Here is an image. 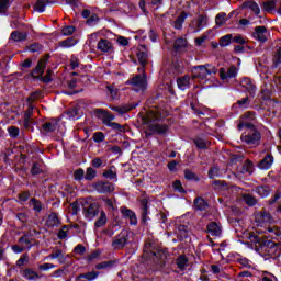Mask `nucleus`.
Wrapping results in <instances>:
<instances>
[{
  "label": "nucleus",
  "mask_w": 281,
  "mask_h": 281,
  "mask_svg": "<svg viewBox=\"0 0 281 281\" xmlns=\"http://www.w3.org/2000/svg\"><path fill=\"white\" fill-rule=\"evenodd\" d=\"M40 271H49V269H56L54 263H43L38 266Z\"/></svg>",
  "instance_id": "nucleus-58"
},
{
  "label": "nucleus",
  "mask_w": 281,
  "mask_h": 281,
  "mask_svg": "<svg viewBox=\"0 0 281 281\" xmlns=\"http://www.w3.org/2000/svg\"><path fill=\"white\" fill-rule=\"evenodd\" d=\"M10 10V0H0V14H7Z\"/></svg>",
  "instance_id": "nucleus-36"
},
{
  "label": "nucleus",
  "mask_w": 281,
  "mask_h": 281,
  "mask_svg": "<svg viewBox=\"0 0 281 281\" xmlns=\"http://www.w3.org/2000/svg\"><path fill=\"white\" fill-rule=\"evenodd\" d=\"M8 133L10 137H12L13 139H16V137H19L20 130L16 126H10L8 127Z\"/></svg>",
  "instance_id": "nucleus-48"
},
{
  "label": "nucleus",
  "mask_w": 281,
  "mask_h": 281,
  "mask_svg": "<svg viewBox=\"0 0 281 281\" xmlns=\"http://www.w3.org/2000/svg\"><path fill=\"white\" fill-rule=\"evenodd\" d=\"M31 205L34 210V212H41V210H43V204L41 203V201L36 200V199H31Z\"/></svg>",
  "instance_id": "nucleus-44"
},
{
  "label": "nucleus",
  "mask_w": 281,
  "mask_h": 281,
  "mask_svg": "<svg viewBox=\"0 0 281 281\" xmlns=\"http://www.w3.org/2000/svg\"><path fill=\"white\" fill-rule=\"evenodd\" d=\"M111 267H113V261H103V262H101V263H98L97 266H95V268L97 269H109V268H111Z\"/></svg>",
  "instance_id": "nucleus-55"
},
{
  "label": "nucleus",
  "mask_w": 281,
  "mask_h": 281,
  "mask_svg": "<svg viewBox=\"0 0 281 281\" xmlns=\"http://www.w3.org/2000/svg\"><path fill=\"white\" fill-rule=\"evenodd\" d=\"M30 262V257L27 255H22V257L16 261V267H23V265Z\"/></svg>",
  "instance_id": "nucleus-57"
},
{
  "label": "nucleus",
  "mask_w": 281,
  "mask_h": 281,
  "mask_svg": "<svg viewBox=\"0 0 281 281\" xmlns=\"http://www.w3.org/2000/svg\"><path fill=\"white\" fill-rule=\"evenodd\" d=\"M207 25V16L205 15H199L196 20H193L191 22V27L193 29V32H201L203 27Z\"/></svg>",
  "instance_id": "nucleus-11"
},
{
  "label": "nucleus",
  "mask_w": 281,
  "mask_h": 281,
  "mask_svg": "<svg viewBox=\"0 0 281 281\" xmlns=\"http://www.w3.org/2000/svg\"><path fill=\"white\" fill-rule=\"evenodd\" d=\"M46 4H47V0H37L34 5V10H36V12H45Z\"/></svg>",
  "instance_id": "nucleus-39"
},
{
  "label": "nucleus",
  "mask_w": 281,
  "mask_h": 281,
  "mask_svg": "<svg viewBox=\"0 0 281 281\" xmlns=\"http://www.w3.org/2000/svg\"><path fill=\"white\" fill-rule=\"evenodd\" d=\"M47 258H49L50 260H56V258H58L60 263L65 262V256L63 255V250H55L48 257H46V259Z\"/></svg>",
  "instance_id": "nucleus-33"
},
{
  "label": "nucleus",
  "mask_w": 281,
  "mask_h": 281,
  "mask_svg": "<svg viewBox=\"0 0 281 281\" xmlns=\"http://www.w3.org/2000/svg\"><path fill=\"white\" fill-rule=\"evenodd\" d=\"M255 222L257 223L258 227H265V225H271L276 223L271 213H267L266 211H261L256 213Z\"/></svg>",
  "instance_id": "nucleus-5"
},
{
  "label": "nucleus",
  "mask_w": 281,
  "mask_h": 281,
  "mask_svg": "<svg viewBox=\"0 0 281 281\" xmlns=\"http://www.w3.org/2000/svg\"><path fill=\"white\" fill-rule=\"evenodd\" d=\"M231 43H232V34H227L220 38L221 47H227V45H229Z\"/></svg>",
  "instance_id": "nucleus-42"
},
{
  "label": "nucleus",
  "mask_w": 281,
  "mask_h": 281,
  "mask_svg": "<svg viewBox=\"0 0 281 281\" xmlns=\"http://www.w3.org/2000/svg\"><path fill=\"white\" fill-rule=\"evenodd\" d=\"M273 166V156L268 155L266 156L258 165L260 170H269Z\"/></svg>",
  "instance_id": "nucleus-22"
},
{
  "label": "nucleus",
  "mask_w": 281,
  "mask_h": 281,
  "mask_svg": "<svg viewBox=\"0 0 281 281\" xmlns=\"http://www.w3.org/2000/svg\"><path fill=\"white\" fill-rule=\"evenodd\" d=\"M177 85L180 91H186V89H190V76H183L178 78Z\"/></svg>",
  "instance_id": "nucleus-21"
},
{
  "label": "nucleus",
  "mask_w": 281,
  "mask_h": 281,
  "mask_svg": "<svg viewBox=\"0 0 281 281\" xmlns=\"http://www.w3.org/2000/svg\"><path fill=\"white\" fill-rule=\"evenodd\" d=\"M106 89L110 93V98L115 100V98H117V89H115L113 86H108Z\"/></svg>",
  "instance_id": "nucleus-59"
},
{
  "label": "nucleus",
  "mask_w": 281,
  "mask_h": 281,
  "mask_svg": "<svg viewBox=\"0 0 281 281\" xmlns=\"http://www.w3.org/2000/svg\"><path fill=\"white\" fill-rule=\"evenodd\" d=\"M221 80H231V78H236L238 76V68L236 66H231L226 68H220L218 70Z\"/></svg>",
  "instance_id": "nucleus-8"
},
{
  "label": "nucleus",
  "mask_w": 281,
  "mask_h": 281,
  "mask_svg": "<svg viewBox=\"0 0 281 281\" xmlns=\"http://www.w3.org/2000/svg\"><path fill=\"white\" fill-rule=\"evenodd\" d=\"M97 49L103 54H109V52H113V44L109 40L101 38L97 44Z\"/></svg>",
  "instance_id": "nucleus-14"
},
{
  "label": "nucleus",
  "mask_w": 281,
  "mask_h": 281,
  "mask_svg": "<svg viewBox=\"0 0 281 281\" xmlns=\"http://www.w3.org/2000/svg\"><path fill=\"white\" fill-rule=\"evenodd\" d=\"M21 276L22 278H24V280H29V281H36V280H41L42 278V276L38 274V272L32 270V268H26L22 270Z\"/></svg>",
  "instance_id": "nucleus-12"
},
{
  "label": "nucleus",
  "mask_w": 281,
  "mask_h": 281,
  "mask_svg": "<svg viewBox=\"0 0 281 281\" xmlns=\"http://www.w3.org/2000/svg\"><path fill=\"white\" fill-rule=\"evenodd\" d=\"M103 202H104L105 207H108V210H110V211L115 210V203L113 202V200L103 199Z\"/></svg>",
  "instance_id": "nucleus-60"
},
{
  "label": "nucleus",
  "mask_w": 281,
  "mask_h": 281,
  "mask_svg": "<svg viewBox=\"0 0 281 281\" xmlns=\"http://www.w3.org/2000/svg\"><path fill=\"white\" fill-rule=\"evenodd\" d=\"M263 247H265V251H267V254L271 255L273 254V251H276V243L271 241V240H266L263 243Z\"/></svg>",
  "instance_id": "nucleus-35"
},
{
  "label": "nucleus",
  "mask_w": 281,
  "mask_h": 281,
  "mask_svg": "<svg viewBox=\"0 0 281 281\" xmlns=\"http://www.w3.org/2000/svg\"><path fill=\"white\" fill-rule=\"evenodd\" d=\"M137 106H139V103L125 104L123 106H110V109L120 115H124V113H128V111H133V109H137Z\"/></svg>",
  "instance_id": "nucleus-15"
},
{
  "label": "nucleus",
  "mask_w": 281,
  "mask_h": 281,
  "mask_svg": "<svg viewBox=\"0 0 281 281\" xmlns=\"http://www.w3.org/2000/svg\"><path fill=\"white\" fill-rule=\"evenodd\" d=\"M194 207L200 211L207 210V202L203 198H198L194 201Z\"/></svg>",
  "instance_id": "nucleus-31"
},
{
  "label": "nucleus",
  "mask_w": 281,
  "mask_h": 281,
  "mask_svg": "<svg viewBox=\"0 0 281 281\" xmlns=\"http://www.w3.org/2000/svg\"><path fill=\"white\" fill-rule=\"evenodd\" d=\"M176 263L178 269H183L188 265V258H186V256H180L177 258Z\"/></svg>",
  "instance_id": "nucleus-43"
},
{
  "label": "nucleus",
  "mask_w": 281,
  "mask_h": 281,
  "mask_svg": "<svg viewBox=\"0 0 281 281\" xmlns=\"http://www.w3.org/2000/svg\"><path fill=\"white\" fill-rule=\"evenodd\" d=\"M131 85L133 86L134 91H145L147 87L146 75H137L136 77L131 79Z\"/></svg>",
  "instance_id": "nucleus-6"
},
{
  "label": "nucleus",
  "mask_w": 281,
  "mask_h": 281,
  "mask_svg": "<svg viewBox=\"0 0 281 281\" xmlns=\"http://www.w3.org/2000/svg\"><path fill=\"white\" fill-rule=\"evenodd\" d=\"M106 213L101 211L99 217L94 222V227H104V225H106Z\"/></svg>",
  "instance_id": "nucleus-29"
},
{
  "label": "nucleus",
  "mask_w": 281,
  "mask_h": 281,
  "mask_svg": "<svg viewBox=\"0 0 281 281\" xmlns=\"http://www.w3.org/2000/svg\"><path fill=\"white\" fill-rule=\"evenodd\" d=\"M187 45L188 42L186 41V38L180 37L175 42V49H183V47H186Z\"/></svg>",
  "instance_id": "nucleus-45"
},
{
  "label": "nucleus",
  "mask_w": 281,
  "mask_h": 281,
  "mask_svg": "<svg viewBox=\"0 0 281 281\" xmlns=\"http://www.w3.org/2000/svg\"><path fill=\"white\" fill-rule=\"evenodd\" d=\"M95 169L89 167L86 171V175L83 176V178L86 179V181H93V179H95Z\"/></svg>",
  "instance_id": "nucleus-37"
},
{
  "label": "nucleus",
  "mask_w": 281,
  "mask_h": 281,
  "mask_svg": "<svg viewBox=\"0 0 281 281\" xmlns=\"http://www.w3.org/2000/svg\"><path fill=\"white\" fill-rule=\"evenodd\" d=\"M75 45H78V41L74 37H69L59 43V46L64 47V49H69V47H74Z\"/></svg>",
  "instance_id": "nucleus-28"
},
{
  "label": "nucleus",
  "mask_w": 281,
  "mask_h": 281,
  "mask_svg": "<svg viewBox=\"0 0 281 281\" xmlns=\"http://www.w3.org/2000/svg\"><path fill=\"white\" fill-rule=\"evenodd\" d=\"M244 201L246 205H249L250 207L256 205V198H254L252 195H244Z\"/></svg>",
  "instance_id": "nucleus-53"
},
{
  "label": "nucleus",
  "mask_w": 281,
  "mask_h": 281,
  "mask_svg": "<svg viewBox=\"0 0 281 281\" xmlns=\"http://www.w3.org/2000/svg\"><path fill=\"white\" fill-rule=\"evenodd\" d=\"M194 144L196 148H201L202 150H204V148H207V142H205V139L203 138H195Z\"/></svg>",
  "instance_id": "nucleus-51"
},
{
  "label": "nucleus",
  "mask_w": 281,
  "mask_h": 281,
  "mask_svg": "<svg viewBox=\"0 0 281 281\" xmlns=\"http://www.w3.org/2000/svg\"><path fill=\"white\" fill-rule=\"evenodd\" d=\"M267 232H268L270 238H278V236H281V229L276 226H272V227L269 226L267 228Z\"/></svg>",
  "instance_id": "nucleus-34"
},
{
  "label": "nucleus",
  "mask_w": 281,
  "mask_h": 281,
  "mask_svg": "<svg viewBox=\"0 0 281 281\" xmlns=\"http://www.w3.org/2000/svg\"><path fill=\"white\" fill-rule=\"evenodd\" d=\"M243 7L247 8L248 10L254 11V13L256 15L260 14V7L258 5V3L254 2V1L244 2Z\"/></svg>",
  "instance_id": "nucleus-27"
},
{
  "label": "nucleus",
  "mask_w": 281,
  "mask_h": 281,
  "mask_svg": "<svg viewBox=\"0 0 281 281\" xmlns=\"http://www.w3.org/2000/svg\"><path fill=\"white\" fill-rule=\"evenodd\" d=\"M191 72L193 78L205 80L207 76H212V74H217L218 69H216L214 66L210 64H206V65L194 66Z\"/></svg>",
  "instance_id": "nucleus-3"
},
{
  "label": "nucleus",
  "mask_w": 281,
  "mask_h": 281,
  "mask_svg": "<svg viewBox=\"0 0 281 281\" xmlns=\"http://www.w3.org/2000/svg\"><path fill=\"white\" fill-rule=\"evenodd\" d=\"M190 233V228L182 224H177L176 226V235L180 240H183V238H188V234Z\"/></svg>",
  "instance_id": "nucleus-19"
},
{
  "label": "nucleus",
  "mask_w": 281,
  "mask_h": 281,
  "mask_svg": "<svg viewBox=\"0 0 281 281\" xmlns=\"http://www.w3.org/2000/svg\"><path fill=\"white\" fill-rule=\"evenodd\" d=\"M173 189L177 191V192H181L182 194L186 192V190H183V186L181 184V181L179 180H176L173 182Z\"/></svg>",
  "instance_id": "nucleus-62"
},
{
  "label": "nucleus",
  "mask_w": 281,
  "mask_h": 281,
  "mask_svg": "<svg viewBox=\"0 0 281 281\" xmlns=\"http://www.w3.org/2000/svg\"><path fill=\"white\" fill-rule=\"evenodd\" d=\"M272 63L274 67H280L281 65V48L277 49V52L273 55Z\"/></svg>",
  "instance_id": "nucleus-41"
},
{
  "label": "nucleus",
  "mask_w": 281,
  "mask_h": 281,
  "mask_svg": "<svg viewBox=\"0 0 281 281\" xmlns=\"http://www.w3.org/2000/svg\"><path fill=\"white\" fill-rule=\"evenodd\" d=\"M74 32H76V27H74V26H66L63 29L64 36H71V34H74Z\"/></svg>",
  "instance_id": "nucleus-61"
},
{
  "label": "nucleus",
  "mask_w": 281,
  "mask_h": 281,
  "mask_svg": "<svg viewBox=\"0 0 281 281\" xmlns=\"http://www.w3.org/2000/svg\"><path fill=\"white\" fill-rule=\"evenodd\" d=\"M273 8H276V3L274 2H265L263 3V10H266V12H271V10H273Z\"/></svg>",
  "instance_id": "nucleus-63"
},
{
  "label": "nucleus",
  "mask_w": 281,
  "mask_h": 281,
  "mask_svg": "<svg viewBox=\"0 0 281 281\" xmlns=\"http://www.w3.org/2000/svg\"><path fill=\"white\" fill-rule=\"evenodd\" d=\"M121 213L126 221H130V225H137V215L131 209L122 207Z\"/></svg>",
  "instance_id": "nucleus-13"
},
{
  "label": "nucleus",
  "mask_w": 281,
  "mask_h": 281,
  "mask_svg": "<svg viewBox=\"0 0 281 281\" xmlns=\"http://www.w3.org/2000/svg\"><path fill=\"white\" fill-rule=\"evenodd\" d=\"M186 19H188V13L182 12L173 22L175 30H181L183 27V23H186Z\"/></svg>",
  "instance_id": "nucleus-26"
},
{
  "label": "nucleus",
  "mask_w": 281,
  "mask_h": 281,
  "mask_svg": "<svg viewBox=\"0 0 281 281\" xmlns=\"http://www.w3.org/2000/svg\"><path fill=\"white\" fill-rule=\"evenodd\" d=\"M95 114H97V117L102 120V122L105 123L106 126H110V128H114V131L124 132V126L120 125L119 123H113V120H115V115L102 109L95 110Z\"/></svg>",
  "instance_id": "nucleus-4"
},
{
  "label": "nucleus",
  "mask_w": 281,
  "mask_h": 281,
  "mask_svg": "<svg viewBox=\"0 0 281 281\" xmlns=\"http://www.w3.org/2000/svg\"><path fill=\"white\" fill-rule=\"evenodd\" d=\"M92 139L97 144H101V142H103L105 139L104 133H102V132L94 133L92 136Z\"/></svg>",
  "instance_id": "nucleus-50"
},
{
  "label": "nucleus",
  "mask_w": 281,
  "mask_h": 281,
  "mask_svg": "<svg viewBox=\"0 0 281 281\" xmlns=\"http://www.w3.org/2000/svg\"><path fill=\"white\" fill-rule=\"evenodd\" d=\"M252 36L254 38H256V41H259L260 43H265L267 41V27L256 26Z\"/></svg>",
  "instance_id": "nucleus-16"
},
{
  "label": "nucleus",
  "mask_w": 281,
  "mask_h": 281,
  "mask_svg": "<svg viewBox=\"0 0 281 281\" xmlns=\"http://www.w3.org/2000/svg\"><path fill=\"white\" fill-rule=\"evenodd\" d=\"M103 177H105V179H117V173L113 171V169H109L103 173Z\"/></svg>",
  "instance_id": "nucleus-56"
},
{
  "label": "nucleus",
  "mask_w": 281,
  "mask_h": 281,
  "mask_svg": "<svg viewBox=\"0 0 281 281\" xmlns=\"http://www.w3.org/2000/svg\"><path fill=\"white\" fill-rule=\"evenodd\" d=\"M232 16H234V12H231L228 15L225 12H221L215 16V23L218 27H222V25H225Z\"/></svg>",
  "instance_id": "nucleus-18"
},
{
  "label": "nucleus",
  "mask_w": 281,
  "mask_h": 281,
  "mask_svg": "<svg viewBox=\"0 0 281 281\" xmlns=\"http://www.w3.org/2000/svg\"><path fill=\"white\" fill-rule=\"evenodd\" d=\"M11 41H14L15 43H21L23 41H27V33L26 32H12L11 33Z\"/></svg>",
  "instance_id": "nucleus-24"
},
{
  "label": "nucleus",
  "mask_w": 281,
  "mask_h": 281,
  "mask_svg": "<svg viewBox=\"0 0 281 281\" xmlns=\"http://www.w3.org/2000/svg\"><path fill=\"white\" fill-rule=\"evenodd\" d=\"M56 128H58V123L56 122H47L43 124V131H45V133H54Z\"/></svg>",
  "instance_id": "nucleus-32"
},
{
  "label": "nucleus",
  "mask_w": 281,
  "mask_h": 281,
  "mask_svg": "<svg viewBox=\"0 0 281 281\" xmlns=\"http://www.w3.org/2000/svg\"><path fill=\"white\" fill-rule=\"evenodd\" d=\"M128 243V235H126V233H121L120 235H117L113 243H112V247L114 249H124V247H126Z\"/></svg>",
  "instance_id": "nucleus-10"
},
{
  "label": "nucleus",
  "mask_w": 281,
  "mask_h": 281,
  "mask_svg": "<svg viewBox=\"0 0 281 281\" xmlns=\"http://www.w3.org/2000/svg\"><path fill=\"white\" fill-rule=\"evenodd\" d=\"M69 233V226L65 225L58 233V238L60 240H65L67 238V234Z\"/></svg>",
  "instance_id": "nucleus-52"
},
{
  "label": "nucleus",
  "mask_w": 281,
  "mask_h": 281,
  "mask_svg": "<svg viewBox=\"0 0 281 281\" xmlns=\"http://www.w3.org/2000/svg\"><path fill=\"white\" fill-rule=\"evenodd\" d=\"M47 60H49L48 55L38 60L35 68V74H37V76H43V74L45 72V67H47Z\"/></svg>",
  "instance_id": "nucleus-20"
},
{
  "label": "nucleus",
  "mask_w": 281,
  "mask_h": 281,
  "mask_svg": "<svg viewBox=\"0 0 281 281\" xmlns=\"http://www.w3.org/2000/svg\"><path fill=\"white\" fill-rule=\"evenodd\" d=\"M19 243L22 244V247L25 249V248H29L32 247V243L30 241V237L27 235L21 237L19 239Z\"/></svg>",
  "instance_id": "nucleus-46"
},
{
  "label": "nucleus",
  "mask_w": 281,
  "mask_h": 281,
  "mask_svg": "<svg viewBox=\"0 0 281 281\" xmlns=\"http://www.w3.org/2000/svg\"><path fill=\"white\" fill-rule=\"evenodd\" d=\"M136 56L142 65V68H138V70L144 71V67L146 66V63L148 60V55L144 52H138Z\"/></svg>",
  "instance_id": "nucleus-30"
},
{
  "label": "nucleus",
  "mask_w": 281,
  "mask_h": 281,
  "mask_svg": "<svg viewBox=\"0 0 281 281\" xmlns=\"http://www.w3.org/2000/svg\"><path fill=\"white\" fill-rule=\"evenodd\" d=\"M80 278H85L88 281H92V280H95V278H98V272L92 271L88 273H82V274H79L78 280H80Z\"/></svg>",
  "instance_id": "nucleus-40"
},
{
  "label": "nucleus",
  "mask_w": 281,
  "mask_h": 281,
  "mask_svg": "<svg viewBox=\"0 0 281 281\" xmlns=\"http://www.w3.org/2000/svg\"><path fill=\"white\" fill-rule=\"evenodd\" d=\"M240 87L248 91L250 95H252V93H256V83H254L252 80L249 78H243L240 81Z\"/></svg>",
  "instance_id": "nucleus-17"
},
{
  "label": "nucleus",
  "mask_w": 281,
  "mask_h": 281,
  "mask_svg": "<svg viewBox=\"0 0 281 281\" xmlns=\"http://www.w3.org/2000/svg\"><path fill=\"white\" fill-rule=\"evenodd\" d=\"M241 172H248V175L254 173V162L250 160H246V162L243 166Z\"/></svg>",
  "instance_id": "nucleus-38"
},
{
  "label": "nucleus",
  "mask_w": 281,
  "mask_h": 281,
  "mask_svg": "<svg viewBox=\"0 0 281 281\" xmlns=\"http://www.w3.org/2000/svg\"><path fill=\"white\" fill-rule=\"evenodd\" d=\"M254 120H256V113L247 112L240 117L238 124L239 131H243V128L248 130L247 134L241 135V142L248 146H258V144H260V132H258L256 127H254V124H251Z\"/></svg>",
  "instance_id": "nucleus-1"
},
{
  "label": "nucleus",
  "mask_w": 281,
  "mask_h": 281,
  "mask_svg": "<svg viewBox=\"0 0 281 281\" xmlns=\"http://www.w3.org/2000/svg\"><path fill=\"white\" fill-rule=\"evenodd\" d=\"M206 229L211 236H221V226L215 222L210 223Z\"/></svg>",
  "instance_id": "nucleus-23"
},
{
  "label": "nucleus",
  "mask_w": 281,
  "mask_h": 281,
  "mask_svg": "<svg viewBox=\"0 0 281 281\" xmlns=\"http://www.w3.org/2000/svg\"><path fill=\"white\" fill-rule=\"evenodd\" d=\"M27 49L32 54H36L43 49V46L38 43H34V44H31L30 46H27Z\"/></svg>",
  "instance_id": "nucleus-47"
},
{
  "label": "nucleus",
  "mask_w": 281,
  "mask_h": 281,
  "mask_svg": "<svg viewBox=\"0 0 281 281\" xmlns=\"http://www.w3.org/2000/svg\"><path fill=\"white\" fill-rule=\"evenodd\" d=\"M257 194L261 196V199H265L269 194V187H259L256 190Z\"/></svg>",
  "instance_id": "nucleus-49"
},
{
  "label": "nucleus",
  "mask_w": 281,
  "mask_h": 281,
  "mask_svg": "<svg viewBox=\"0 0 281 281\" xmlns=\"http://www.w3.org/2000/svg\"><path fill=\"white\" fill-rule=\"evenodd\" d=\"M98 214H100V206L98 204L91 203L83 206V216L88 221H93Z\"/></svg>",
  "instance_id": "nucleus-7"
},
{
  "label": "nucleus",
  "mask_w": 281,
  "mask_h": 281,
  "mask_svg": "<svg viewBox=\"0 0 281 281\" xmlns=\"http://www.w3.org/2000/svg\"><path fill=\"white\" fill-rule=\"evenodd\" d=\"M46 225L47 227H56L60 225V220H58V215H56V213H50L46 221Z\"/></svg>",
  "instance_id": "nucleus-25"
},
{
  "label": "nucleus",
  "mask_w": 281,
  "mask_h": 281,
  "mask_svg": "<svg viewBox=\"0 0 281 281\" xmlns=\"http://www.w3.org/2000/svg\"><path fill=\"white\" fill-rule=\"evenodd\" d=\"M209 177L210 179H214V177H218V167H212L211 170H209Z\"/></svg>",
  "instance_id": "nucleus-64"
},
{
  "label": "nucleus",
  "mask_w": 281,
  "mask_h": 281,
  "mask_svg": "<svg viewBox=\"0 0 281 281\" xmlns=\"http://www.w3.org/2000/svg\"><path fill=\"white\" fill-rule=\"evenodd\" d=\"M159 120V114H157L155 111H149L147 114L143 117V124L148 126L150 131L154 133H158V135H164L165 133H168L167 125L157 124Z\"/></svg>",
  "instance_id": "nucleus-2"
},
{
  "label": "nucleus",
  "mask_w": 281,
  "mask_h": 281,
  "mask_svg": "<svg viewBox=\"0 0 281 281\" xmlns=\"http://www.w3.org/2000/svg\"><path fill=\"white\" fill-rule=\"evenodd\" d=\"M76 181H82L85 179V170L83 169H77L74 173Z\"/></svg>",
  "instance_id": "nucleus-54"
},
{
  "label": "nucleus",
  "mask_w": 281,
  "mask_h": 281,
  "mask_svg": "<svg viewBox=\"0 0 281 281\" xmlns=\"http://www.w3.org/2000/svg\"><path fill=\"white\" fill-rule=\"evenodd\" d=\"M92 187L100 194H109L110 192H113L115 190V187H113V184H111L110 182L99 181L95 182Z\"/></svg>",
  "instance_id": "nucleus-9"
}]
</instances>
